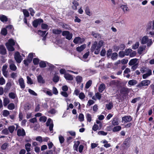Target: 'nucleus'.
<instances>
[{
  "label": "nucleus",
  "instance_id": "obj_1",
  "mask_svg": "<svg viewBox=\"0 0 154 154\" xmlns=\"http://www.w3.org/2000/svg\"><path fill=\"white\" fill-rule=\"evenodd\" d=\"M104 42L102 40H100L98 43L97 42H94L92 45L91 50L92 52L95 51L94 53L95 54H98L100 52V48L104 45Z\"/></svg>",
  "mask_w": 154,
  "mask_h": 154
},
{
  "label": "nucleus",
  "instance_id": "obj_2",
  "mask_svg": "<svg viewBox=\"0 0 154 154\" xmlns=\"http://www.w3.org/2000/svg\"><path fill=\"white\" fill-rule=\"evenodd\" d=\"M154 40L151 39H149L147 36H143L141 40V43L143 45L146 44L148 47H149L152 44Z\"/></svg>",
  "mask_w": 154,
  "mask_h": 154
},
{
  "label": "nucleus",
  "instance_id": "obj_3",
  "mask_svg": "<svg viewBox=\"0 0 154 154\" xmlns=\"http://www.w3.org/2000/svg\"><path fill=\"white\" fill-rule=\"evenodd\" d=\"M15 44V42L12 39H9L8 42L6 43L5 45L7 49L9 51H13L14 50V49L13 47V46Z\"/></svg>",
  "mask_w": 154,
  "mask_h": 154
},
{
  "label": "nucleus",
  "instance_id": "obj_4",
  "mask_svg": "<svg viewBox=\"0 0 154 154\" xmlns=\"http://www.w3.org/2000/svg\"><path fill=\"white\" fill-rule=\"evenodd\" d=\"M151 81L148 79H146L142 81L137 85V87L138 88H141L143 86H148L150 84Z\"/></svg>",
  "mask_w": 154,
  "mask_h": 154
},
{
  "label": "nucleus",
  "instance_id": "obj_5",
  "mask_svg": "<svg viewBox=\"0 0 154 154\" xmlns=\"http://www.w3.org/2000/svg\"><path fill=\"white\" fill-rule=\"evenodd\" d=\"M14 58L16 62L20 63L23 60V58L19 52H16L14 54Z\"/></svg>",
  "mask_w": 154,
  "mask_h": 154
},
{
  "label": "nucleus",
  "instance_id": "obj_6",
  "mask_svg": "<svg viewBox=\"0 0 154 154\" xmlns=\"http://www.w3.org/2000/svg\"><path fill=\"white\" fill-rule=\"evenodd\" d=\"M46 125L47 126H49V130L51 133H52L53 132L54 124L52 120L50 119L49 118L48 119L46 122Z\"/></svg>",
  "mask_w": 154,
  "mask_h": 154
},
{
  "label": "nucleus",
  "instance_id": "obj_7",
  "mask_svg": "<svg viewBox=\"0 0 154 154\" xmlns=\"http://www.w3.org/2000/svg\"><path fill=\"white\" fill-rule=\"evenodd\" d=\"M62 35L65 36L66 39L70 40L72 37V33H70L68 31H64L62 33Z\"/></svg>",
  "mask_w": 154,
  "mask_h": 154
},
{
  "label": "nucleus",
  "instance_id": "obj_8",
  "mask_svg": "<svg viewBox=\"0 0 154 154\" xmlns=\"http://www.w3.org/2000/svg\"><path fill=\"white\" fill-rule=\"evenodd\" d=\"M8 63L10 64L9 67L10 69L11 70L13 71H15L17 69V67L14 64V61L11 59H10L9 60Z\"/></svg>",
  "mask_w": 154,
  "mask_h": 154
},
{
  "label": "nucleus",
  "instance_id": "obj_9",
  "mask_svg": "<svg viewBox=\"0 0 154 154\" xmlns=\"http://www.w3.org/2000/svg\"><path fill=\"white\" fill-rule=\"evenodd\" d=\"M8 66L6 64L4 65L2 68V74L5 77H8V72L7 70Z\"/></svg>",
  "mask_w": 154,
  "mask_h": 154
},
{
  "label": "nucleus",
  "instance_id": "obj_10",
  "mask_svg": "<svg viewBox=\"0 0 154 154\" xmlns=\"http://www.w3.org/2000/svg\"><path fill=\"white\" fill-rule=\"evenodd\" d=\"M84 41V39L83 38H81L79 37H78L75 38L73 42L75 44H82Z\"/></svg>",
  "mask_w": 154,
  "mask_h": 154
},
{
  "label": "nucleus",
  "instance_id": "obj_11",
  "mask_svg": "<svg viewBox=\"0 0 154 154\" xmlns=\"http://www.w3.org/2000/svg\"><path fill=\"white\" fill-rule=\"evenodd\" d=\"M146 72L142 75V78L143 79H146L152 74V70L150 69H148Z\"/></svg>",
  "mask_w": 154,
  "mask_h": 154
},
{
  "label": "nucleus",
  "instance_id": "obj_12",
  "mask_svg": "<svg viewBox=\"0 0 154 154\" xmlns=\"http://www.w3.org/2000/svg\"><path fill=\"white\" fill-rule=\"evenodd\" d=\"M18 83L20 87L23 90L25 88V86L24 80L22 78H20L18 79Z\"/></svg>",
  "mask_w": 154,
  "mask_h": 154
},
{
  "label": "nucleus",
  "instance_id": "obj_13",
  "mask_svg": "<svg viewBox=\"0 0 154 154\" xmlns=\"http://www.w3.org/2000/svg\"><path fill=\"white\" fill-rule=\"evenodd\" d=\"M17 134L19 136H24L26 134L25 131L23 128L18 129L17 131Z\"/></svg>",
  "mask_w": 154,
  "mask_h": 154
},
{
  "label": "nucleus",
  "instance_id": "obj_14",
  "mask_svg": "<svg viewBox=\"0 0 154 154\" xmlns=\"http://www.w3.org/2000/svg\"><path fill=\"white\" fill-rule=\"evenodd\" d=\"M43 22L42 20L41 19H36L34 20L33 22V26L35 27H37L38 24Z\"/></svg>",
  "mask_w": 154,
  "mask_h": 154
},
{
  "label": "nucleus",
  "instance_id": "obj_15",
  "mask_svg": "<svg viewBox=\"0 0 154 154\" xmlns=\"http://www.w3.org/2000/svg\"><path fill=\"white\" fill-rule=\"evenodd\" d=\"M132 118L130 116H126L122 118V122H130L132 120Z\"/></svg>",
  "mask_w": 154,
  "mask_h": 154
},
{
  "label": "nucleus",
  "instance_id": "obj_16",
  "mask_svg": "<svg viewBox=\"0 0 154 154\" xmlns=\"http://www.w3.org/2000/svg\"><path fill=\"white\" fill-rule=\"evenodd\" d=\"M101 94L99 92L96 93L95 96H93L92 97V99L96 100L97 99L100 100L101 98Z\"/></svg>",
  "mask_w": 154,
  "mask_h": 154
},
{
  "label": "nucleus",
  "instance_id": "obj_17",
  "mask_svg": "<svg viewBox=\"0 0 154 154\" xmlns=\"http://www.w3.org/2000/svg\"><path fill=\"white\" fill-rule=\"evenodd\" d=\"M112 124L113 126L118 125L119 124L118 118L117 117L113 118L112 120Z\"/></svg>",
  "mask_w": 154,
  "mask_h": 154
},
{
  "label": "nucleus",
  "instance_id": "obj_18",
  "mask_svg": "<svg viewBox=\"0 0 154 154\" xmlns=\"http://www.w3.org/2000/svg\"><path fill=\"white\" fill-rule=\"evenodd\" d=\"M38 82L41 84H44L45 82V80L41 75L37 76Z\"/></svg>",
  "mask_w": 154,
  "mask_h": 154
},
{
  "label": "nucleus",
  "instance_id": "obj_19",
  "mask_svg": "<svg viewBox=\"0 0 154 154\" xmlns=\"http://www.w3.org/2000/svg\"><path fill=\"white\" fill-rule=\"evenodd\" d=\"M146 48L145 45H142L140 46L138 49V52L140 54H141L143 53V52L145 50Z\"/></svg>",
  "mask_w": 154,
  "mask_h": 154
},
{
  "label": "nucleus",
  "instance_id": "obj_20",
  "mask_svg": "<svg viewBox=\"0 0 154 154\" xmlns=\"http://www.w3.org/2000/svg\"><path fill=\"white\" fill-rule=\"evenodd\" d=\"M6 52V49L3 45H0V53L4 55Z\"/></svg>",
  "mask_w": 154,
  "mask_h": 154
},
{
  "label": "nucleus",
  "instance_id": "obj_21",
  "mask_svg": "<svg viewBox=\"0 0 154 154\" xmlns=\"http://www.w3.org/2000/svg\"><path fill=\"white\" fill-rule=\"evenodd\" d=\"M106 88V85L103 83L101 84L98 88V91L100 93H102Z\"/></svg>",
  "mask_w": 154,
  "mask_h": 154
},
{
  "label": "nucleus",
  "instance_id": "obj_22",
  "mask_svg": "<svg viewBox=\"0 0 154 154\" xmlns=\"http://www.w3.org/2000/svg\"><path fill=\"white\" fill-rule=\"evenodd\" d=\"M121 93L122 94H127L129 92V89L127 88L123 87L120 91Z\"/></svg>",
  "mask_w": 154,
  "mask_h": 154
},
{
  "label": "nucleus",
  "instance_id": "obj_23",
  "mask_svg": "<svg viewBox=\"0 0 154 154\" xmlns=\"http://www.w3.org/2000/svg\"><path fill=\"white\" fill-rule=\"evenodd\" d=\"M86 46L85 44H84L76 48V50L79 52H81L85 48Z\"/></svg>",
  "mask_w": 154,
  "mask_h": 154
},
{
  "label": "nucleus",
  "instance_id": "obj_24",
  "mask_svg": "<svg viewBox=\"0 0 154 154\" xmlns=\"http://www.w3.org/2000/svg\"><path fill=\"white\" fill-rule=\"evenodd\" d=\"M91 35L95 38L97 39L101 38V35L100 34L92 31L91 32Z\"/></svg>",
  "mask_w": 154,
  "mask_h": 154
},
{
  "label": "nucleus",
  "instance_id": "obj_25",
  "mask_svg": "<svg viewBox=\"0 0 154 154\" xmlns=\"http://www.w3.org/2000/svg\"><path fill=\"white\" fill-rule=\"evenodd\" d=\"M137 59L136 58L133 59H132L131 60L129 63V65L130 66H132L134 65H135V64H136V63H137Z\"/></svg>",
  "mask_w": 154,
  "mask_h": 154
},
{
  "label": "nucleus",
  "instance_id": "obj_26",
  "mask_svg": "<svg viewBox=\"0 0 154 154\" xmlns=\"http://www.w3.org/2000/svg\"><path fill=\"white\" fill-rule=\"evenodd\" d=\"M137 83L136 80L134 79H132L129 80L128 82V84L131 86L134 85Z\"/></svg>",
  "mask_w": 154,
  "mask_h": 154
},
{
  "label": "nucleus",
  "instance_id": "obj_27",
  "mask_svg": "<svg viewBox=\"0 0 154 154\" xmlns=\"http://www.w3.org/2000/svg\"><path fill=\"white\" fill-rule=\"evenodd\" d=\"M64 77L66 80H72L73 79L72 76L69 74H65L64 75Z\"/></svg>",
  "mask_w": 154,
  "mask_h": 154
},
{
  "label": "nucleus",
  "instance_id": "obj_28",
  "mask_svg": "<svg viewBox=\"0 0 154 154\" xmlns=\"http://www.w3.org/2000/svg\"><path fill=\"white\" fill-rule=\"evenodd\" d=\"M122 129V127L120 126H117L115 127L112 129V131L114 132L119 131Z\"/></svg>",
  "mask_w": 154,
  "mask_h": 154
},
{
  "label": "nucleus",
  "instance_id": "obj_29",
  "mask_svg": "<svg viewBox=\"0 0 154 154\" xmlns=\"http://www.w3.org/2000/svg\"><path fill=\"white\" fill-rule=\"evenodd\" d=\"M72 4L73 5V6H72L73 9L74 10H76L77 9V6H78L79 5L78 2L76 1L75 0L73 1Z\"/></svg>",
  "mask_w": 154,
  "mask_h": 154
},
{
  "label": "nucleus",
  "instance_id": "obj_30",
  "mask_svg": "<svg viewBox=\"0 0 154 154\" xmlns=\"http://www.w3.org/2000/svg\"><path fill=\"white\" fill-rule=\"evenodd\" d=\"M80 142L78 141L75 142L73 146V148L75 150L78 151V148L79 145L80 144Z\"/></svg>",
  "mask_w": 154,
  "mask_h": 154
},
{
  "label": "nucleus",
  "instance_id": "obj_31",
  "mask_svg": "<svg viewBox=\"0 0 154 154\" xmlns=\"http://www.w3.org/2000/svg\"><path fill=\"white\" fill-rule=\"evenodd\" d=\"M10 102V100L8 98H5L3 100V105L4 106H6Z\"/></svg>",
  "mask_w": 154,
  "mask_h": 154
},
{
  "label": "nucleus",
  "instance_id": "obj_32",
  "mask_svg": "<svg viewBox=\"0 0 154 154\" xmlns=\"http://www.w3.org/2000/svg\"><path fill=\"white\" fill-rule=\"evenodd\" d=\"M118 56V54L116 53H113L112 54L111 58L113 60H116Z\"/></svg>",
  "mask_w": 154,
  "mask_h": 154
},
{
  "label": "nucleus",
  "instance_id": "obj_33",
  "mask_svg": "<svg viewBox=\"0 0 154 154\" xmlns=\"http://www.w3.org/2000/svg\"><path fill=\"white\" fill-rule=\"evenodd\" d=\"M52 32L55 34H59L62 32V31L58 29H53Z\"/></svg>",
  "mask_w": 154,
  "mask_h": 154
},
{
  "label": "nucleus",
  "instance_id": "obj_34",
  "mask_svg": "<svg viewBox=\"0 0 154 154\" xmlns=\"http://www.w3.org/2000/svg\"><path fill=\"white\" fill-rule=\"evenodd\" d=\"M31 144L29 143H27L25 145V149L27 152L30 151V147Z\"/></svg>",
  "mask_w": 154,
  "mask_h": 154
},
{
  "label": "nucleus",
  "instance_id": "obj_35",
  "mask_svg": "<svg viewBox=\"0 0 154 154\" xmlns=\"http://www.w3.org/2000/svg\"><path fill=\"white\" fill-rule=\"evenodd\" d=\"M15 108V105L13 103H10L8 106V108L9 110H13Z\"/></svg>",
  "mask_w": 154,
  "mask_h": 154
},
{
  "label": "nucleus",
  "instance_id": "obj_36",
  "mask_svg": "<svg viewBox=\"0 0 154 154\" xmlns=\"http://www.w3.org/2000/svg\"><path fill=\"white\" fill-rule=\"evenodd\" d=\"M0 20L3 22H6L7 21L8 19L6 16L2 15L0 16Z\"/></svg>",
  "mask_w": 154,
  "mask_h": 154
},
{
  "label": "nucleus",
  "instance_id": "obj_37",
  "mask_svg": "<svg viewBox=\"0 0 154 154\" xmlns=\"http://www.w3.org/2000/svg\"><path fill=\"white\" fill-rule=\"evenodd\" d=\"M86 117L87 121L89 122H91V115L89 113H87L86 114Z\"/></svg>",
  "mask_w": 154,
  "mask_h": 154
},
{
  "label": "nucleus",
  "instance_id": "obj_38",
  "mask_svg": "<svg viewBox=\"0 0 154 154\" xmlns=\"http://www.w3.org/2000/svg\"><path fill=\"white\" fill-rule=\"evenodd\" d=\"M79 120L81 122L84 121V116L83 114H79Z\"/></svg>",
  "mask_w": 154,
  "mask_h": 154
},
{
  "label": "nucleus",
  "instance_id": "obj_39",
  "mask_svg": "<svg viewBox=\"0 0 154 154\" xmlns=\"http://www.w3.org/2000/svg\"><path fill=\"white\" fill-rule=\"evenodd\" d=\"M35 54L34 53H30L29 54L27 59L29 60V61H31L32 60V59L33 58L34 55Z\"/></svg>",
  "mask_w": 154,
  "mask_h": 154
},
{
  "label": "nucleus",
  "instance_id": "obj_40",
  "mask_svg": "<svg viewBox=\"0 0 154 154\" xmlns=\"http://www.w3.org/2000/svg\"><path fill=\"white\" fill-rule=\"evenodd\" d=\"M10 114L9 111L6 110H4L3 111L2 115L4 117H7Z\"/></svg>",
  "mask_w": 154,
  "mask_h": 154
},
{
  "label": "nucleus",
  "instance_id": "obj_41",
  "mask_svg": "<svg viewBox=\"0 0 154 154\" xmlns=\"http://www.w3.org/2000/svg\"><path fill=\"white\" fill-rule=\"evenodd\" d=\"M106 106L108 110H110L113 107V104L112 103L110 102L108 104H106Z\"/></svg>",
  "mask_w": 154,
  "mask_h": 154
},
{
  "label": "nucleus",
  "instance_id": "obj_42",
  "mask_svg": "<svg viewBox=\"0 0 154 154\" xmlns=\"http://www.w3.org/2000/svg\"><path fill=\"white\" fill-rule=\"evenodd\" d=\"M46 62L43 61H41L39 63V66L42 68H44L46 66Z\"/></svg>",
  "mask_w": 154,
  "mask_h": 154
},
{
  "label": "nucleus",
  "instance_id": "obj_43",
  "mask_svg": "<svg viewBox=\"0 0 154 154\" xmlns=\"http://www.w3.org/2000/svg\"><path fill=\"white\" fill-rule=\"evenodd\" d=\"M16 96V94L14 93L11 92L9 93V97L11 99H14Z\"/></svg>",
  "mask_w": 154,
  "mask_h": 154
},
{
  "label": "nucleus",
  "instance_id": "obj_44",
  "mask_svg": "<svg viewBox=\"0 0 154 154\" xmlns=\"http://www.w3.org/2000/svg\"><path fill=\"white\" fill-rule=\"evenodd\" d=\"M132 51V50L131 49H127L125 51V55L128 56L130 55L131 52Z\"/></svg>",
  "mask_w": 154,
  "mask_h": 154
},
{
  "label": "nucleus",
  "instance_id": "obj_45",
  "mask_svg": "<svg viewBox=\"0 0 154 154\" xmlns=\"http://www.w3.org/2000/svg\"><path fill=\"white\" fill-rule=\"evenodd\" d=\"M148 28L151 29L152 30H154V22L152 23L151 22L148 24Z\"/></svg>",
  "mask_w": 154,
  "mask_h": 154
},
{
  "label": "nucleus",
  "instance_id": "obj_46",
  "mask_svg": "<svg viewBox=\"0 0 154 154\" xmlns=\"http://www.w3.org/2000/svg\"><path fill=\"white\" fill-rule=\"evenodd\" d=\"M26 78L27 79V84L30 85L33 84V82L30 77H29V76H27Z\"/></svg>",
  "mask_w": 154,
  "mask_h": 154
},
{
  "label": "nucleus",
  "instance_id": "obj_47",
  "mask_svg": "<svg viewBox=\"0 0 154 154\" xmlns=\"http://www.w3.org/2000/svg\"><path fill=\"white\" fill-rule=\"evenodd\" d=\"M121 8L124 12H127L129 11L128 8L126 5H122L121 6Z\"/></svg>",
  "mask_w": 154,
  "mask_h": 154
},
{
  "label": "nucleus",
  "instance_id": "obj_48",
  "mask_svg": "<svg viewBox=\"0 0 154 154\" xmlns=\"http://www.w3.org/2000/svg\"><path fill=\"white\" fill-rule=\"evenodd\" d=\"M92 83V81L91 80H89L86 83L85 85V88H88L91 86Z\"/></svg>",
  "mask_w": 154,
  "mask_h": 154
},
{
  "label": "nucleus",
  "instance_id": "obj_49",
  "mask_svg": "<svg viewBox=\"0 0 154 154\" xmlns=\"http://www.w3.org/2000/svg\"><path fill=\"white\" fill-rule=\"evenodd\" d=\"M28 92L30 93V94L31 95L35 96H37V94L33 90L29 89H28Z\"/></svg>",
  "mask_w": 154,
  "mask_h": 154
},
{
  "label": "nucleus",
  "instance_id": "obj_50",
  "mask_svg": "<svg viewBox=\"0 0 154 154\" xmlns=\"http://www.w3.org/2000/svg\"><path fill=\"white\" fill-rule=\"evenodd\" d=\"M139 43L138 42H136L132 46V48L135 50L139 46Z\"/></svg>",
  "mask_w": 154,
  "mask_h": 154
},
{
  "label": "nucleus",
  "instance_id": "obj_51",
  "mask_svg": "<svg viewBox=\"0 0 154 154\" xmlns=\"http://www.w3.org/2000/svg\"><path fill=\"white\" fill-rule=\"evenodd\" d=\"M1 34L3 35H6L7 33V32L6 29L5 28L2 29L1 30Z\"/></svg>",
  "mask_w": 154,
  "mask_h": 154
},
{
  "label": "nucleus",
  "instance_id": "obj_52",
  "mask_svg": "<svg viewBox=\"0 0 154 154\" xmlns=\"http://www.w3.org/2000/svg\"><path fill=\"white\" fill-rule=\"evenodd\" d=\"M59 139L60 143L62 144L63 143L65 140L63 136L61 135H60L59 136Z\"/></svg>",
  "mask_w": 154,
  "mask_h": 154
},
{
  "label": "nucleus",
  "instance_id": "obj_53",
  "mask_svg": "<svg viewBox=\"0 0 154 154\" xmlns=\"http://www.w3.org/2000/svg\"><path fill=\"white\" fill-rule=\"evenodd\" d=\"M85 95L83 92H81L79 94V97L81 100H83L85 97Z\"/></svg>",
  "mask_w": 154,
  "mask_h": 154
},
{
  "label": "nucleus",
  "instance_id": "obj_54",
  "mask_svg": "<svg viewBox=\"0 0 154 154\" xmlns=\"http://www.w3.org/2000/svg\"><path fill=\"white\" fill-rule=\"evenodd\" d=\"M42 28L43 29H46V30H48L49 29V28L48 26L47 25L43 23L42 24Z\"/></svg>",
  "mask_w": 154,
  "mask_h": 154
},
{
  "label": "nucleus",
  "instance_id": "obj_55",
  "mask_svg": "<svg viewBox=\"0 0 154 154\" xmlns=\"http://www.w3.org/2000/svg\"><path fill=\"white\" fill-rule=\"evenodd\" d=\"M47 120V118L45 116L41 117L39 119V121L41 122H45Z\"/></svg>",
  "mask_w": 154,
  "mask_h": 154
},
{
  "label": "nucleus",
  "instance_id": "obj_56",
  "mask_svg": "<svg viewBox=\"0 0 154 154\" xmlns=\"http://www.w3.org/2000/svg\"><path fill=\"white\" fill-rule=\"evenodd\" d=\"M11 78L14 79L17 76V73L13 72L11 75Z\"/></svg>",
  "mask_w": 154,
  "mask_h": 154
},
{
  "label": "nucleus",
  "instance_id": "obj_57",
  "mask_svg": "<svg viewBox=\"0 0 154 154\" xmlns=\"http://www.w3.org/2000/svg\"><path fill=\"white\" fill-rule=\"evenodd\" d=\"M8 146V144L7 143H5L1 146V149L3 150L5 149Z\"/></svg>",
  "mask_w": 154,
  "mask_h": 154
},
{
  "label": "nucleus",
  "instance_id": "obj_58",
  "mask_svg": "<svg viewBox=\"0 0 154 154\" xmlns=\"http://www.w3.org/2000/svg\"><path fill=\"white\" fill-rule=\"evenodd\" d=\"M15 129V127L14 126H11L9 127L8 129L10 132L12 133Z\"/></svg>",
  "mask_w": 154,
  "mask_h": 154
},
{
  "label": "nucleus",
  "instance_id": "obj_59",
  "mask_svg": "<svg viewBox=\"0 0 154 154\" xmlns=\"http://www.w3.org/2000/svg\"><path fill=\"white\" fill-rule=\"evenodd\" d=\"M130 140V139L129 138H126L123 143V144L125 145V146H127V144L129 143Z\"/></svg>",
  "mask_w": 154,
  "mask_h": 154
},
{
  "label": "nucleus",
  "instance_id": "obj_60",
  "mask_svg": "<svg viewBox=\"0 0 154 154\" xmlns=\"http://www.w3.org/2000/svg\"><path fill=\"white\" fill-rule=\"evenodd\" d=\"M23 12L25 16L26 17H28L29 16V13L27 10L26 9L23 10Z\"/></svg>",
  "mask_w": 154,
  "mask_h": 154
},
{
  "label": "nucleus",
  "instance_id": "obj_61",
  "mask_svg": "<svg viewBox=\"0 0 154 154\" xmlns=\"http://www.w3.org/2000/svg\"><path fill=\"white\" fill-rule=\"evenodd\" d=\"M112 50L111 49H109L108 51H107L106 52V56L107 57H110L111 54H112Z\"/></svg>",
  "mask_w": 154,
  "mask_h": 154
},
{
  "label": "nucleus",
  "instance_id": "obj_62",
  "mask_svg": "<svg viewBox=\"0 0 154 154\" xmlns=\"http://www.w3.org/2000/svg\"><path fill=\"white\" fill-rule=\"evenodd\" d=\"M36 141L39 142L40 143H42L43 142L42 138L41 136H38L35 139Z\"/></svg>",
  "mask_w": 154,
  "mask_h": 154
},
{
  "label": "nucleus",
  "instance_id": "obj_63",
  "mask_svg": "<svg viewBox=\"0 0 154 154\" xmlns=\"http://www.w3.org/2000/svg\"><path fill=\"white\" fill-rule=\"evenodd\" d=\"M125 55V51H120L119 53V57L122 58Z\"/></svg>",
  "mask_w": 154,
  "mask_h": 154
},
{
  "label": "nucleus",
  "instance_id": "obj_64",
  "mask_svg": "<svg viewBox=\"0 0 154 154\" xmlns=\"http://www.w3.org/2000/svg\"><path fill=\"white\" fill-rule=\"evenodd\" d=\"M53 93L55 95H57L58 93V91L56 88L55 87H53Z\"/></svg>",
  "mask_w": 154,
  "mask_h": 154
}]
</instances>
